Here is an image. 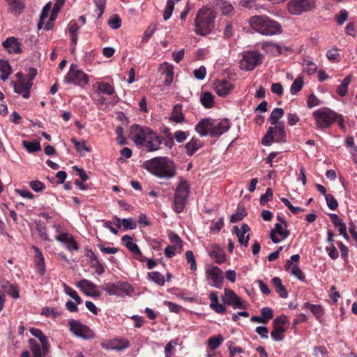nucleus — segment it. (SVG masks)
<instances>
[{"label":"nucleus","mask_w":357,"mask_h":357,"mask_svg":"<svg viewBox=\"0 0 357 357\" xmlns=\"http://www.w3.org/2000/svg\"><path fill=\"white\" fill-rule=\"evenodd\" d=\"M202 147V143L195 137H192L191 139L185 144L186 153L188 155H192Z\"/></svg>","instance_id":"nucleus-29"},{"label":"nucleus","mask_w":357,"mask_h":357,"mask_svg":"<svg viewBox=\"0 0 357 357\" xmlns=\"http://www.w3.org/2000/svg\"><path fill=\"white\" fill-rule=\"evenodd\" d=\"M123 245L133 254H141V251L138 245L132 241L131 236L124 235L121 238Z\"/></svg>","instance_id":"nucleus-31"},{"label":"nucleus","mask_w":357,"mask_h":357,"mask_svg":"<svg viewBox=\"0 0 357 357\" xmlns=\"http://www.w3.org/2000/svg\"><path fill=\"white\" fill-rule=\"evenodd\" d=\"M326 57L330 61H338L340 59V54L337 48H332L327 51Z\"/></svg>","instance_id":"nucleus-56"},{"label":"nucleus","mask_w":357,"mask_h":357,"mask_svg":"<svg viewBox=\"0 0 357 357\" xmlns=\"http://www.w3.org/2000/svg\"><path fill=\"white\" fill-rule=\"evenodd\" d=\"M29 186L33 190L37 192H42L45 189V185L38 180L30 181Z\"/></svg>","instance_id":"nucleus-57"},{"label":"nucleus","mask_w":357,"mask_h":357,"mask_svg":"<svg viewBox=\"0 0 357 357\" xmlns=\"http://www.w3.org/2000/svg\"><path fill=\"white\" fill-rule=\"evenodd\" d=\"M189 194V186L185 180L181 178L174 195V210L176 213L183 211Z\"/></svg>","instance_id":"nucleus-6"},{"label":"nucleus","mask_w":357,"mask_h":357,"mask_svg":"<svg viewBox=\"0 0 357 357\" xmlns=\"http://www.w3.org/2000/svg\"><path fill=\"white\" fill-rule=\"evenodd\" d=\"M51 9V3H47L43 8V10L40 15V20L38 23V26L39 29H41L43 24H44L45 20L47 17L49 15V12Z\"/></svg>","instance_id":"nucleus-45"},{"label":"nucleus","mask_w":357,"mask_h":357,"mask_svg":"<svg viewBox=\"0 0 357 357\" xmlns=\"http://www.w3.org/2000/svg\"><path fill=\"white\" fill-rule=\"evenodd\" d=\"M316 0H291L288 2L289 12L294 15H301L303 13L312 10L315 8Z\"/></svg>","instance_id":"nucleus-10"},{"label":"nucleus","mask_w":357,"mask_h":357,"mask_svg":"<svg viewBox=\"0 0 357 357\" xmlns=\"http://www.w3.org/2000/svg\"><path fill=\"white\" fill-rule=\"evenodd\" d=\"M33 250L35 251L33 262L36 271L40 276H43L46 270L44 257L41 251L36 246H33Z\"/></svg>","instance_id":"nucleus-22"},{"label":"nucleus","mask_w":357,"mask_h":357,"mask_svg":"<svg viewBox=\"0 0 357 357\" xmlns=\"http://www.w3.org/2000/svg\"><path fill=\"white\" fill-rule=\"evenodd\" d=\"M250 231V227L247 224H243L241 229L237 226L234 227V232L238 237V242L241 245L248 246L250 240V234L245 237V234Z\"/></svg>","instance_id":"nucleus-25"},{"label":"nucleus","mask_w":357,"mask_h":357,"mask_svg":"<svg viewBox=\"0 0 357 357\" xmlns=\"http://www.w3.org/2000/svg\"><path fill=\"white\" fill-rule=\"evenodd\" d=\"M291 274L297 278L301 281L305 280V275L302 270L298 267L297 264L292 266L290 271Z\"/></svg>","instance_id":"nucleus-54"},{"label":"nucleus","mask_w":357,"mask_h":357,"mask_svg":"<svg viewBox=\"0 0 357 357\" xmlns=\"http://www.w3.org/2000/svg\"><path fill=\"white\" fill-rule=\"evenodd\" d=\"M30 333L33 336L37 337L41 345L43 346V353L44 355H47L50 351V344L48 342V339L47 336L43 333V332L38 328H31L30 329Z\"/></svg>","instance_id":"nucleus-24"},{"label":"nucleus","mask_w":357,"mask_h":357,"mask_svg":"<svg viewBox=\"0 0 357 357\" xmlns=\"http://www.w3.org/2000/svg\"><path fill=\"white\" fill-rule=\"evenodd\" d=\"M303 71L311 75H313L317 69V66L312 61L304 59L303 61Z\"/></svg>","instance_id":"nucleus-41"},{"label":"nucleus","mask_w":357,"mask_h":357,"mask_svg":"<svg viewBox=\"0 0 357 357\" xmlns=\"http://www.w3.org/2000/svg\"><path fill=\"white\" fill-rule=\"evenodd\" d=\"M0 72L1 73H7V75L12 73V67L8 61L0 60Z\"/></svg>","instance_id":"nucleus-63"},{"label":"nucleus","mask_w":357,"mask_h":357,"mask_svg":"<svg viewBox=\"0 0 357 357\" xmlns=\"http://www.w3.org/2000/svg\"><path fill=\"white\" fill-rule=\"evenodd\" d=\"M96 85V91L98 94L104 93L110 96L115 92L114 86L107 82H97Z\"/></svg>","instance_id":"nucleus-32"},{"label":"nucleus","mask_w":357,"mask_h":357,"mask_svg":"<svg viewBox=\"0 0 357 357\" xmlns=\"http://www.w3.org/2000/svg\"><path fill=\"white\" fill-rule=\"evenodd\" d=\"M287 322V317L284 314L276 317L273 321V328L277 329H285L284 324Z\"/></svg>","instance_id":"nucleus-44"},{"label":"nucleus","mask_w":357,"mask_h":357,"mask_svg":"<svg viewBox=\"0 0 357 357\" xmlns=\"http://www.w3.org/2000/svg\"><path fill=\"white\" fill-rule=\"evenodd\" d=\"M261 48L266 53L273 56L280 55L282 52L281 46L272 42L262 43L261 45Z\"/></svg>","instance_id":"nucleus-27"},{"label":"nucleus","mask_w":357,"mask_h":357,"mask_svg":"<svg viewBox=\"0 0 357 357\" xmlns=\"http://www.w3.org/2000/svg\"><path fill=\"white\" fill-rule=\"evenodd\" d=\"M116 287L117 289L118 293L125 292L128 295H130L132 292H133L134 289L130 284L128 282L119 281L116 282Z\"/></svg>","instance_id":"nucleus-42"},{"label":"nucleus","mask_w":357,"mask_h":357,"mask_svg":"<svg viewBox=\"0 0 357 357\" xmlns=\"http://www.w3.org/2000/svg\"><path fill=\"white\" fill-rule=\"evenodd\" d=\"M64 82L84 87L89 83V76L79 70L77 65L72 63L68 73L64 77Z\"/></svg>","instance_id":"nucleus-7"},{"label":"nucleus","mask_w":357,"mask_h":357,"mask_svg":"<svg viewBox=\"0 0 357 357\" xmlns=\"http://www.w3.org/2000/svg\"><path fill=\"white\" fill-rule=\"evenodd\" d=\"M66 0H56V3L54 5L53 9L52 10L50 20H55L57 14L63 5L64 4Z\"/></svg>","instance_id":"nucleus-51"},{"label":"nucleus","mask_w":357,"mask_h":357,"mask_svg":"<svg viewBox=\"0 0 357 357\" xmlns=\"http://www.w3.org/2000/svg\"><path fill=\"white\" fill-rule=\"evenodd\" d=\"M352 76L351 75H347L342 82L341 84L337 89V93L341 97H344L348 92V87L351 83Z\"/></svg>","instance_id":"nucleus-34"},{"label":"nucleus","mask_w":357,"mask_h":357,"mask_svg":"<svg viewBox=\"0 0 357 357\" xmlns=\"http://www.w3.org/2000/svg\"><path fill=\"white\" fill-rule=\"evenodd\" d=\"M122 225L124 229H135L137 228V222L132 218L123 219Z\"/></svg>","instance_id":"nucleus-61"},{"label":"nucleus","mask_w":357,"mask_h":357,"mask_svg":"<svg viewBox=\"0 0 357 357\" xmlns=\"http://www.w3.org/2000/svg\"><path fill=\"white\" fill-rule=\"evenodd\" d=\"M23 146L29 153H34L41 149L40 144L38 142H29L24 140Z\"/></svg>","instance_id":"nucleus-43"},{"label":"nucleus","mask_w":357,"mask_h":357,"mask_svg":"<svg viewBox=\"0 0 357 357\" xmlns=\"http://www.w3.org/2000/svg\"><path fill=\"white\" fill-rule=\"evenodd\" d=\"M10 6L9 11L15 15H20L25 8L24 0H5Z\"/></svg>","instance_id":"nucleus-26"},{"label":"nucleus","mask_w":357,"mask_h":357,"mask_svg":"<svg viewBox=\"0 0 357 357\" xmlns=\"http://www.w3.org/2000/svg\"><path fill=\"white\" fill-rule=\"evenodd\" d=\"M174 145V138L169 132V129L164 128L161 130L160 136H158V151L165 148L166 152L170 151Z\"/></svg>","instance_id":"nucleus-14"},{"label":"nucleus","mask_w":357,"mask_h":357,"mask_svg":"<svg viewBox=\"0 0 357 357\" xmlns=\"http://www.w3.org/2000/svg\"><path fill=\"white\" fill-rule=\"evenodd\" d=\"M230 128V123L227 119H222L218 121L213 119V128L210 133L212 137H218L225 133Z\"/></svg>","instance_id":"nucleus-16"},{"label":"nucleus","mask_w":357,"mask_h":357,"mask_svg":"<svg viewBox=\"0 0 357 357\" xmlns=\"http://www.w3.org/2000/svg\"><path fill=\"white\" fill-rule=\"evenodd\" d=\"M304 82L302 77H296L290 87V93L292 95L298 93L303 88Z\"/></svg>","instance_id":"nucleus-40"},{"label":"nucleus","mask_w":357,"mask_h":357,"mask_svg":"<svg viewBox=\"0 0 357 357\" xmlns=\"http://www.w3.org/2000/svg\"><path fill=\"white\" fill-rule=\"evenodd\" d=\"M217 13L211 8H200L195 18L194 26L196 34L205 36L212 32L215 28V19Z\"/></svg>","instance_id":"nucleus-1"},{"label":"nucleus","mask_w":357,"mask_h":357,"mask_svg":"<svg viewBox=\"0 0 357 357\" xmlns=\"http://www.w3.org/2000/svg\"><path fill=\"white\" fill-rule=\"evenodd\" d=\"M41 314L47 317L56 318L61 315V312L56 308L45 307L42 309Z\"/></svg>","instance_id":"nucleus-47"},{"label":"nucleus","mask_w":357,"mask_h":357,"mask_svg":"<svg viewBox=\"0 0 357 357\" xmlns=\"http://www.w3.org/2000/svg\"><path fill=\"white\" fill-rule=\"evenodd\" d=\"M325 199L327 203V206L330 209L335 210L337 208V202L336 201L333 195L328 194L327 195H326Z\"/></svg>","instance_id":"nucleus-60"},{"label":"nucleus","mask_w":357,"mask_h":357,"mask_svg":"<svg viewBox=\"0 0 357 357\" xmlns=\"http://www.w3.org/2000/svg\"><path fill=\"white\" fill-rule=\"evenodd\" d=\"M304 307L309 310L318 319L324 314L323 308L320 305H314L307 302L304 303Z\"/></svg>","instance_id":"nucleus-37"},{"label":"nucleus","mask_w":357,"mask_h":357,"mask_svg":"<svg viewBox=\"0 0 357 357\" xmlns=\"http://www.w3.org/2000/svg\"><path fill=\"white\" fill-rule=\"evenodd\" d=\"M8 284V288L4 284L3 288L5 289V291L8 294L10 295L14 298H19V291L16 286L10 284L8 282H6Z\"/></svg>","instance_id":"nucleus-50"},{"label":"nucleus","mask_w":357,"mask_h":357,"mask_svg":"<svg viewBox=\"0 0 357 357\" xmlns=\"http://www.w3.org/2000/svg\"><path fill=\"white\" fill-rule=\"evenodd\" d=\"M209 255L211 257L215 259V261L218 264H221L225 260V255L220 250L210 251Z\"/></svg>","instance_id":"nucleus-55"},{"label":"nucleus","mask_w":357,"mask_h":357,"mask_svg":"<svg viewBox=\"0 0 357 357\" xmlns=\"http://www.w3.org/2000/svg\"><path fill=\"white\" fill-rule=\"evenodd\" d=\"M316 126L319 129L329 128L336 121L337 114L328 107H321L312 113Z\"/></svg>","instance_id":"nucleus-4"},{"label":"nucleus","mask_w":357,"mask_h":357,"mask_svg":"<svg viewBox=\"0 0 357 357\" xmlns=\"http://www.w3.org/2000/svg\"><path fill=\"white\" fill-rule=\"evenodd\" d=\"M222 301L225 304L231 305L234 309H245V302L243 301L232 289H225Z\"/></svg>","instance_id":"nucleus-13"},{"label":"nucleus","mask_w":357,"mask_h":357,"mask_svg":"<svg viewBox=\"0 0 357 357\" xmlns=\"http://www.w3.org/2000/svg\"><path fill=\"white\" fill-rule=\"evenodd\" d=\"M155 31H156V24H150L144 31L142 42L147 43L149 40V39L153 36V35Z\"/></svg>","instance_id":"nucleus-48"},{"label":"nucleus","mask_w":357,"mask_h":357,"mask_svg":"<svg viewBox=\"0 0 357 357\" xmlns=\"http://www.w3.org/2000/svg\"><path fill=\"white\" fill-rule=\"evenodd\" d=\"M102 289L107 291L109 295H119L116 283H105L102 286Z\"/></svg>","instance_id":"nucleus-62"},{"label":"nucleus","mask_w":357,"mask_h":357,"mask_svg":"<svg viewBox=\"0 0 357 357\" xmlns=\"http://www.w3.org/2000/svg\"><path fill=\"white\" fill-rule=\"evenodd\" d=\"M14 91L16 93L22 95L24 98L28 99L30 97V90L33 84L31 81L18 80L17 82H13Z\"/></svg>","instance_id":"nucleus-17"},{"label":"nucleus","mask_w":357,"mask_h":357,"mask_svg":"<svg viewBox=\"0 0 357 357\" xmlns=\"http://www.w3.org/2000/svg\"><path fill=\"white\" fill-rule=\"evenodd\" d=\"M185 258L188 263L190 264V269L195 271L197 269V264L192 251L188 250L185 252Z\"/></svg>","instance_id":"nucleus-59"},{"label":"nucleus","mask_w":357,"mask_h":357,"mask_svg":"<svg viewBox=\"0 0 357 357\" xmlns=\"http://www.w3.org/2000/svg\"><path fill=\"white\" fill-rule=\"evenodd\" d=\"M108 25L113 29H117L121 26V20L118 15L114 14L109 17Z\"/></svg>","instance_id":"nucleus-49"},{"label":"nucleus","mask_w":357,"mask_h":357,"mask_svg":"<svg viewBox=\"0 0 357 357\" xmlns=\"http://www.w3.org/2000/svg\"><path fill=\"white\" fill-rule=\"evenodd\" d=\"M195 77L199 80H203L206 75V69L204 66H201L193 71Z\"/></svg>","instance_id":"nucleus-64"},{"label":"nucleus","mask_w":357,"mask_h":357,"mask_svg":"<svg viewBox=\"0 0 357 357\" xmlns=\"http://www.w3.org/2000/svg\"><path fill=\"white\" fill-rule=\"evenodd\" d=\"M29 349L32 353L33 357L45 356L43 353V346L40 345L35 339L29 340Z\"/></svg>","instance_id":"nucleus-30"},{"label":"nucleus","mask_w":357,"mask_h":357,"mask_svg":"<svg viewBox=\"0 0 357 357\" xmlns=\"http://www.w3.org/2000/svg\"><path fill=\"white\" fill-rule=\"evenodd\" d=\"M285 329H277L273 328L271 333V337L276 342H281L284 339L283 333Z\"/></svg>","instance_id":"nucleus-58"},{"label":"nucleus","mask_w":357,"mask_h":357,"mask_svg":"<svg viewBox=\"0 0 357 357\" xmlns=\"http://www.w3.org/2000/svg\"><path fill=\"white\" fill-rule=\"evenodd\" d=\"M224 339L222 335L219 334L210 337L207 340V344L211 350H215L223 342Z\"/></svg>","instance_id":"nucleus-35"},{"label":"nucleus","mask_w":357,"mask_h":357,"mask_svg":"<svg viewBox=\"0 0 357 357\" xmlns=\"http://www.w3.org/2000/svg\"><path fill=\"white\" fill-rule=\"evenodd\" d=\"M169 119L175 123H182L184 121V116L181 112V106L176 105L174 106L172 112V114Z\"/></svg>","instance_id":"nucleus-36"},{"label":"nucleus","mask_w":357,"mask_h":357,"mask_svg":"<svg viewBox=\"0 0 357 357\" xmlns=\"http://www.w3.org/2000/svg\"><path fill=\"white\" fill-rule=\"evenodd\" d=\"M158 70L160 73V79L164 83V87L161 88V91L163 93H167L166 91V87L170 86L174 79V66L167 62H164L160 64Z\"/></svg>","instance_id":"nucleus-12"},{"label":"nucleus","mask_w":357,"mask_h":357,"mask_svg":"<svg viewBox=\"0 0 357 357\" xmlns=\"http://www.w3.org/2000/svg\"><path fill=\"white\" fill-rule=\"evenodd\" d=\"M251 28L264 36H273L282 33L280 24L264 15L252 16L249 20Z\"/></svg>","instance_id":"nucleus-3"},{"label":"nucleus","mask_w":357,"mask_h":357,"mask_svg":"<svg viewBox=\"0 0 357 357\" xmlns=\"http://www.w3.org/2000/svg\"><path fill=\"white\" fill-rule=\"evenodd\" d=\"M70 141L74 144L76 151L78 152H81L82 150L87 152L91 151V149L86 145L85 142H79L75 137L71 138Z\"/></svg>","instance_id":"nucleus-53"},{"label":"nucleus","mask_w":357,"mask_h":357,"mask_svg":"<svg viewBox=\"0 0 357 357\" xmlns=\"http://www.w3.org/2000/svg\"><path fill=\"white\" fill-rule=\"evenodd\" d=\"M176 167L172 160L167 157L158 156V177L171 178L176 175Z\"/></svg>","instance_id":"nucleus-8"},{"label":"nucleus","mask_w":357,"mask_h":357,"mask_svg":"<svg viewBox=\"0 0 357 357\" xmlns=\"http://www.w3.org/2000/svg\"><path fill=\"white\" fill-rule=\"evenodd\" d=\"M284 113V109L282 108H275L270 115L269 122L272 125H278V120L283 116Z\"/></svg>","instance_id":"nucleus-38"},{"label":"nucleus","mask_w":357,"mask_h":357,"mask_svg":"<svg viewBox=\"0 0 357 357\" xmlns=\"http://www.w3.org/2000/svg\"><path fill=\"white\" fill-rule=\"evenodd\" d=\"M274 141L280 143L287 141V135L283 123H278L274 127H269L261 140V143L263 145L270 146Z\"/></svg>","instance_id":"nucleus-5"},{"label":"nucleus","mask_w":357,"mask_h":357,"mask_svg":"<svg viewBox=\"0 0 357 357\" xmlns=\"http://www.w3.org/2000/svg\"><path fill=\"white\" fill-rule=\"evenodd\" d=\"M2 46L9 54H21L22 52L21 43L18 41V38L14 36L7 38L2 43Z\"/></svg>","instance_id":"nucleus-18"},{"label":"nucleus","mask_w":357,"mask_h":357,"mask_svg":"<svg viewBox=\"0 0 357 357\" xmlns=\"http://www.w3.org/2000/svg\"><path fill=\"white\" fill-rule=\"evenodd\" d=\"M36 230L38 232L40 237L43 241H50L48 234L47 233V227L45 225L41 223L36 224Z\"/></svg>","instance_id":"nucleus-52"},{"label":"nucleus","mask_w":357,"mask_h":357,"mask_svg":"<svg viewBox=\"0 0 357 357\" xmlns=\"http://www.w3.org/2000/svg\"><path fill=\"white\" fill-rule=\"evenodd\" d=\"M129 137L137 146L143 147L146 151L156 150L153 141L156 140V134L148 127L133 125L130 127Z\"/></svg>","instance_id":"nucleus-2"},{"label":"nucleus","mask_w":357,"mask_h":357,"mask_svg":"<svg viewBox=\"0 0 357 357\" xmlns=\"http://www.w3.org/2000/svg\"><path fill=\"white\" fill-rule=\"evenodd\" d=\"M142 166L153 175H156V158L144 162Z\"/></svg>","instance_id":"nucleus-46"},{"label":"nucleus","mask_w":357,"mask_h":357,"mask_svg":"<svg viewBox=\"0 0 357 357\" xmlns=\"http://www.w3.org/2000/svg\"><path fill=\"white\" fill-rule=\"evenodd\" d=\"M263 58V55L258 51H247L240 62L241 68L248 71L252 70L262 63Z\"/></svg>","instance_id":"nucleus-9"},{"label":"nucleus","mask_w":357,"mask_h":357,"mask_svg":"<svg viewBox=\"0 0 357 357\" xmlns=\"http://www.w3.org/2000/svg\"><path fill=\"white\" fill-rule=\"evenodd\" d=\"M246 215L247 213L245 207L238 206L236 212L231 215L230 222L232 223L239 222L242 220Z\"/></svg>","instance_id":"nucleus-39"},{"label":"nucleus","mask_w":357,"mask_h":357,"mask_svg":"<svg viewBox=\"0 0 357 357\" xmlns=\"http://www.w3.org/2000/svg\"><path fill=\"white\" fill-rule=\"evenodd\" d=\"M70 331L76 337L84 340L93 339L95 337L93 331L86 325L82 324L79 321L70 319L68 321Z\"/></svg>","instance_id":"nucleus-11"},{"label":"nucleus","mask_w":357,"mask_h":357,"mask_svg":"<svg viewBox=\"0 0 357 357\" xmlns=\"http://www.w3.org/2000/svg\"><path fill=\"white\" fill-rule=\"evenodd\" d=\"M206 277L212 280L211 285L221 289L223 284V272L218 266H209L206 271Z\"/></svg>","instance_id":"nucleus-15"},{"label":"nucleus","mask_w":357,"mask_h":357,"mask_svg":"<svg viewBox=\"0 0 357 357\" xmlns=\"http://www.w3.org/2000/svg\"><path fill=\"white\" fill-rule=\"evenodd\" d=\"M77 287L87 296L98 297L100 292L96 290V285L92 282L83 279L78 282Z\"/></svg>","instance_id":"nucleus-21"},{"label":"nucleus","mask_w":357,"mask_h":357,"mask_svg":"<svg viewBox=\"0 0 357 357\" xmlns=\"http://www.w3.org/2000/svg\"><path fill=\"white\" fill-rule=\"evenodd\" d=\"M213 128V119L206 118L200 120L195 127V130L201 136L206 137L210 135Z\"/></svg>","instance_id":"nucleus-19"},{"label":"nucleus","mask_w":357,"mask_h":357,"mask_svg":"<svg viewBox=\"0 0 357 357\" xmlns=\"http://www.w3.org/2000/svg\"><path fill=\"white\" fill-rule=\"evenodd\" d=\"M232 88L231 83L227 80H217L213 84V89L219 96H226Z\"/></svg>","instance_id":"nucleus-23"},{"label":"nucleus","mask_w":357,"mask_h":357,"mask_svg":"<svg viewBox=\"0 0 357 357\" xmlns=\"http://www.w3.org/2000/svg\"><path fill=\"white\" fill-rule=\"evenodd\" d=\"M289 234V231L283 229L280 223H276L275 228L271 231L270 238L274 243H278L282 240L287 238Z\"/></svg>","instance_id":"nucleus-20"},{"label":"nucleus","mask_w":357,"mask_h":357,"mask_svg":"<svg viewBox=\"0 0 357 357\" xmlns=\"http://www.w3.org/2000/svg\"><path fill=\"white\" fill-rule=\"evenodd\" d=\"M200 102L205 108H212L214 106V96L210 92H204L201 94Z\"/></svg>","instance_id":"nucleus-33"},{"label":"nucleus","mask_w":357,"mask_h":357,"mask_svg":"<svg viewBox=\"0 0 357 357\" xmlns=\"http://www.w3.org/2000/svg\"><path fill=\"white\" fill-rule=\"evenodd\" d=\"M215 4L224 15H231L234 13L233 6L225 0H215Z\"/></svg>","instance_id":"nucleus-28"}]
</instances>
